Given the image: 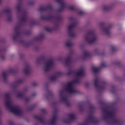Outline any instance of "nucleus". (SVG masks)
Wrapping results in <instances>:
<instances>
[{"label":"nucleus","instance_id":"obj_5","mask_svg":"<svg viewBox=\"0 0 125 125\" xmlns=\"http://www.w3.org/2000/svg\"><path fill=\"white\" fill-rule=\"evenodd\" d=\"M93 71H94V72H97L98 71V69L96 67H94Z\"/></svg>","mask_w":125,"mask_h":125},{"label":"nucleus","instance_id":"obj_1","mask_svg":"<svg viewBox=\"0 0 125 125\" xmlns=\"http://www.w3.org/2000/svg\"><path fill=\"white\" fill-rule=\"evenodd\" d=\"M67 90L70 93H74L75 92V89L74 88V83L70 82L68 83L67 86Z\"/></svg>","mask_w":125,"mask_h":125},{"label":"nucleus","instance_id":"obj_2","mask_svg":"<svg viewBox=\"0 0 125 125\" xmlns=\"http://www.w3.org/2000/svg\"><path fill=\"white\" fill-rule=\"evenodd\" d=\"M11 111L15 114L16 115H19L21 111H20V109L18 107L16 106H12L10 107Z\"/></svg>","mask_w":125,"mask_h":125},{"label":"nucleus","instance_id":"obj_3","mask_svg":"<svg viewBox=\"0 0 125 125\" xmlns=\"http://www.w3.org/2000/svg\"><path fill=\"white\" fill-rule=\"evenodd\" d=\"M51 66H52V62H49L46 64V69H49Z\"/></svg>","mask_w":125,"mask_h":125},{"label":"nucleus","instance_id":"obj_4","mask_svg":"<svg viewBox=\"0 0 125 125\" xmlns=\"http://www.w3.org/2000/svg\"><path fill=\"white\" fill-rule=\"evenodd\" d=\"M83 70H81L77 73V76H83Z\"/></svg>","mask_w":125,"mask_h":125},{"label":"nucleus","instance_id":"obj_8","mask_svg":"<svg viewBox=\"0 0 125 125\" xmlns=\"http://www.w3.org/2000/svg\"><path fill=\"white\" fill-rule=\"evenodd\" d=\"M73 25H70L69 26V29H72V28H73Z\"/></svg>","mask_w":125,"mask_h":125},{"label":"nucleus","instance_id":"obj_9","mask_svg":"<svg viewBox=\"0 0 125 125\" xmlns=\"http://www.w3.org/2000/svg\"><path fill=\"white\" fill-rule=\"evenodd\" d=\"M66 45H67V46H70V45H71V44L67 43V44H66Z\"/></svg>","mask_w":125,"mask_h":125},{"label":"nucleus","instance_id":"obj_6","mask_svg":"<svg viewBox=\"0 0 125 125\" xmlns=\"http://www.w3.org/2000/svg\"><path fill=\"white\" fill-rule=\"evenodd\" d=\"M104 33H105L106 34H108V33H109V30H104Z\"/></svg>","mask_w":125,"mask_h":125},{"label":"nucleus","instance_id":"obj_7","mask_svg":"<svg viewBox=\"0 0 125 125\" xmlns=\"http://www.w3.org/2000/svg\"><path fill=\"white\" fill-rule=\"evenodd\" d=\"M69 9H71V10H73V9H74V7H73V6L70 7H69Z\"/></svg>","mask_w":125,"mask_h":125}]
</instances>
